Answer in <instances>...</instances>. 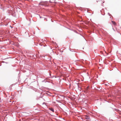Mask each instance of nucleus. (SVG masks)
Masks as SVG:
<instances>
[{
	"label": "nucleus",
	"instance_id": "nucleus-1",
	"mask_svg": "<svg viewBox=\"0 0 121 121\" xmlns=\"http://www.w3.org/2000/svg\"><path fill=\"white\" fill-rule=\"evenodd\" d=\"M11 15L13 17H16V13L15 12L13 11Z\"/></svg>",
	"mask_w": 121,
	"mask_h": 121
},
{
	"label": "nucleus",
	"instance_id": "nucleus-2",
	"mask_svg": "<svg viewBox=\"0 0 121 121\" xmlns=\"http://www.w3.org/2000/svg\"><path fill=\"white\" fill-rule=\"evenodd\" d=\"M13 11L12 10H9L7 11V12L9 14H11Z\"/></svg>",
	"mask_w": 121,
	"mask_h": 121
},
{
	"label": "nucleus",
	"instance_id": "nucleus-3",
	"mask_svg": "<svg viewBox=\"0 0 121 121\" xmlns=\"http://www.w3.org/2000/svg\"><path fill=\"white\" fill-rule=\"evenodd\" d=\"M30 57H35L36 56V55H35V54H33L32 53L30 54Z\"/></svg>",
	"mask_w": 121,
	"mask_h": 121
},
{
	"label": "nucleus",
	"instance_id": "nucleus-4",
	"mask_svg": "<svg viewBox=\"0 0 121 121\" xmlns=\"http://www.w3.org/2000/svg\"><path fill=\"white\" fill-rule=\"evenodd\" d=\"M49 109L51 111H52L53 112H54V109L52 108H49Z\"/></svg>",
	"mask_w": 121,
	"mask_h": 121
},
{
	"label": "nucleus",
	"instance_id": "nucleus-5",
	"mask_svg": "<svg viewBox=\"0 0 121 121\" xmlns=\"http://www.w3.org/2000/svg\"><path fill=\"white\" fill-rule=\"evenodd\" d=\"M112 22L114 25H116V23L115 22L113 21H112Z\"/></svg>",
	"mask_w": 121,
	"mask_h": 121
},
{
	"label": "nucleus",
	"instance_id": "nucleus-6",
	"mask_svg": "<svg viewBox=\"0 0 121 121\" xmlns=\"http://www.w3.org/2000/svg\"><path fill=\"white\" fill-rule=\"evenodd\" d=\"M77 86H78V89L79 90H80V89H81V88L80 87H79V85L78 84H77Z\"/></svg>",
	"mask_w": 121,
	"mask_h": 121
},
{
	"label": "nucleus",
	"instance_id": "nucleus-7",
	"mask_svg": "<svg viewBox=\"0 0 121 121\" xmlns=\"http://www.w3.org/2000/svg\"><path fill=\"white\" fill-rule=\"evenodd\" d=\"M45 79H44V80H43V81H42V82H45V83H46V82H48L47 81H45Z\"/></svg>",
	"mask_w": 121,
	"mask_h": 121
},
{
	"label": "nucleus",
	"instance_id": "nucleus-8",
	"mask_svg": "<svg viewBox=\"0 0 121 121\" xmlns=\"http://www.w3.org/2000/svg\"><path fill=\"white\" fill-rule=\"evenodd\" d=\"M69 50L73 52L74 50L73 49H69Z\"/></svg>",
	"mask_w": 121,
	"mask_h": 121
},
{
	"label": "nucleus",
	"instance_id": "nucleus-9",
	"mask_svg": "<svg viewBox=\"0 0 121 121\" xmlns=\"http://www.w3.org/2000/svg\"><path fill=\"white\" fill-rule=\"evenodd\" d=\"M23 113L24 114H26V116H28V115H27L28 114V113H27L26 112H23Z\"/></svg>",
	"mask_w": 121,
	"mask_h": 121
},
{
	"label": "nucleus",
	"instance_id": "nucleus-10",
	"mask_svg": "<svg viewBox=\"0 0 121 121\" xmlns=\"http://www.w3.org/2000/svg\"><path fill=\"white\" fill-rule=\"evenodd\" d=\"M90 118V117H87L86 118V119H89Z\"/></svg>",
	"mask_w": 121,
	"mask_h": 121
},
{
	"label": "nucleus",
	"instance_id": "nucleus-11",
	"mask_svg": "<svg viewBox=\"0 0 121 121\" xmlns=\"http://www.w3.org/2000/svg\"><path fill=\"white\" fill-rule=\"evenodd\" d=\"M2 100H1V99L0 98V103H1V102H2Z\"/></svg>",
	"mask_w": 121,
	"mask_h": 121
},
{
	"label": "nucleus",
	"instance_id": "nucleus-12",
	"mask_svg": "<svg viewBox=\"0 0 121 121\" xmlns=\"http://www.w3.org/2000/svg\"><path fill=\"white\" fill-rule=\"evenodd\" d=\"M46 94L48 95L49 96H50L51 95L50 94H49L48 93H46Z\"/></svg>",
	"mask_w": 121,
	"mask_h": 121
},
{
	"label": "nucleus",
	"instance_id": "nucleus-13",
	"mask_svg": "<svg viewBox=\"0 0 121 121\" xmlns=\"http://www.w3.org/2000/svg\"><path fill=\"white\" fill-rule=\"evenodd\" d=\"M108 14L109 16H110V15H111V14L109 13H108Z\"/></svg>",
	"mask_w": 121,
	"mask_h": 121
},
{
	"label": "nucleus",
	"instance_id": "nucleus-14",
	"mask_svg": "<svg viewBox=\"0 0 121 121\" xmlns=\"http://www.w3.org/2000/svg\"><path fill=\"white\" fill-rule=\"evenodd\" d=\"M39 5H43V4H40V3L39 4Z\"/></svg>",
	"mask_w": 121,
	"mask_h": 121
},
{
	"label": "nucleus",
	"instance_id": "nucleus-15",
	"mask_svg": "<svg viewBox=\"0 0 121 121\" xmlns=\"http://www.w3.org/2000/svg\"><path fill=\"white\" fill-rule=\"evenodd\" d=\"M39 45H40L41 46H42L43 45H42V44H39Z\"/></svg>",
	"mask_w": 121,
	"mask_h": 121
},
{
	"label": "nucleus",
	"instance_id": "nucleus-16",
	"mask_svg": "<svg viewBox=\"0 0 121 121\" xmlns=\"http://www.w3.org/2000/svg\"><path fill=\"white\" fill-rule=\"evenodd\" d=\"M29 21H30V23H31V22H30V19H29Z\"/></svg>",
	"mask_w": 121,
	"mask_h": 121
},
{
	"label": "nucleus",
	"instance_id": "nucleus-17",
	"mask_svg": "<svg viewBox=\"0 0 121 121\" xmlns=\"http://www.w3.org/2000/svg\"><path fill=\"white\" fill-rule=\"evenodd\" d=\"M49 73V74L50 76H51V73Z\"/></svg>",
	"mask_w": 121,
	"mask_h": 121
},
{
	"label": "nucleus",
	"instance_id": "nucleus-18",
	"mask_svg": "<svg viewBox=\"0 0 121 121\" xmlns=\"http://www.w3.org/2000/svg\"><path fill=\"white\" fill-rule=\"evenodd\" d=\"M49 2H50L51 3H52V2H51V0H50L49 1Z\"/></svg>",
	"mask_w": 121,
	"mask_h": 121
},
{
	"label": "nucleus",
	"instance_id": "nucleus-19",
	"mask_svg": "<svg viewBox=\"0 0 121 121\" xmlns=\"http://www.w3.org/2000/svg\"><path fill=\"white\" fill-rule=\"evenodd\" d=\"M33 34H35V32H33Z\"/></svg>",
	"mask_w": 121,
	"mask_h": 121
},
{
	"label": "nucleus",
	"instance_id": "nucleus-20",
	"mask_svg": "<svg viewBox=\"0 0 121 121\" xmlns=\"http://www.w3.org/2000/svg\"><path fill=\"white\" fill-rule=\"evenodd\" d=\"M39 16V17H40V18H42V17L40 16Z\"/></svg>",
	"mask_w": 121,
	"mask_h": 121
},
{
	"label": "nucleus",
	"instance_id": "nucleus-21",
	"mask_svg": "<svg viewBox=\"0 0 121 121\" xmlns=\"http://www.w3.org/2000/svg\"><path fill=\"white\" fill-rule=\"evenodd\" d=\"M46 2L47 1H44V2Z\"/></svg>",
	"mask_w": 121,
	"mask_h": 121
},
{
	"label": "nucleus",
	"instance_id": "nucleus-22",
	"mask_svg": "<svg viewBox=\"0 0 121 121\" xmlns=\"http://www.w3.org/2000/svg\"><path fill=\"white\" fill-rule=\"evenodd\" d=\"M113 29L114 30V29H113Z\"/></svg>",
	"mask_w": 121,
	"mask_h": 121
},
{
	"label": "nucleus",
	"instance_id": "nucleus-23",
	"mask_svg": "<svg viewBox=\"0 0 121 121\" xmlns=\"http://www.w3.org/2000/svg\"><path fill=\"white\" fill-rule=\"evenodd\" d=\"M5 63H6V64H7V63H7V62H5Z\"/></svg>",
	"mask_w": 121,
	"mask_h": 121
},
{
	"label": "nucleus",
	"instance_id": "nucleus-24",
	"mask_svg": "<svg viewBox=\"0 0 121 121\" xmlns=\"http://www.w3.org/2000/svg\"><path fill=\"white\" fill-rule=\"evenodd\" d=\"M104 14H105V13L104 14H103V15H104Z\"/></svg>",
	"mask_w": 121,
	"mask_h": 121
},
{
	"label": "nucleus",
	"instance_id": "nucleus-25",
	"mask_svg": "<svg viewBox=\"0 0 121 121\" xmlns=\"http://www.w3.org/2000/svg\"><path fill=\"white\" fill-rule=\"evenodd\" d=\"M104 1L103 2V3H104Z\"/></svg>",
	"mask_w": 121,
	"mask_h": 121
},
{
	"label": "nucleus",
	"instance_id": "nucleus-26",
	"mask_svg": "<svg viewBox=\"0 0 121 121\" xmlns=\"http://www.w3.org/2000/svg\"><path fill=\"white\" fill-rule=\"evenodd\" d=\"M10 26L11 27V28H12V27H11V26Z\"/></svg>",
	"mask_w": 121,
	"mask_h": 121
},
{
	"label": "nucleus",
	"instance_id": "nucleus-27",
	"mask_svg": "<svg viewBox=\"0 0 121 121\" xmlns=\"http://www.w3.org/2000/svg\"><path fill=\"white\" fill-rule=\"evenodd\" d=\"M52 22H53V21H52Z\"/></svg>",
	"mask_w": 121,
	"mask_h": 121
},
{
	"label": "nucleus",
	"instance_id": "nucleus-28",
	"mask_svg": "<svg viewBox=\"0 0 121 121\" xmlns=\"http://www.w3.org/2000/svg\"><path fill=\"white\" fill-rule=\"evenodd\" d=\"M26 33V32L25 33Z\"/></svg>",
	"mask_w": 121,
	"mask_h": 121
}]
</instances>
